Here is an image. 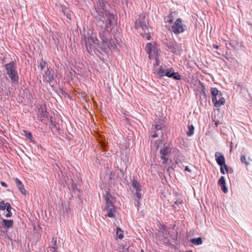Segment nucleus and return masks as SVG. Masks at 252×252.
<instances>
[{
  "label": "nucleus",
  "mask_w": 252,
  "mask_h": 252,
  "mask_svg": "<svg viewBox=\"0 0 252 252\" xmlns=\"http://www.w3.org/2000/svg\"><path fill=\"white\" fill-rule=\"evenodd\" d=\"M113 197L112 196L107 193L105 197V204L103 209V212L105 217L114 218L117 214L116 208L113 205L112 200Z\"/></svg>",
  "instance_id": "nucleus-1"
},
{
  "label": "nucleus",
  "mask_w": 252,
  "mask_h": 252,
  "mask_svg": "<svg viewBox=\"0 0 252 252\" xmlns=\"http://www.w3.org/2000/svg\"><path fill=\"white\" fill-rule=\"evenodd\" d=\"M6 73L11 79L12 83L17 82L18 76L16 71V65L14 62H11L5 65Z\"/></svg>",
  "instance_id": "nucleus-2"
},
{
  "label": "nucleus",
  "mask_w": 252,
  "mask_h": 252,
  "mask_svg": "<svg viewBox=\"0 0 252 252\" xmlns=\"http://www.w3.org/2000/svg\"><path fill=\"white\" fill-rule=\"evenodd\" d=\"M172 148L170 146L164 145L159 150V157L162 160V163H167L169 157L170 156Z\"/></svg>",
  "instance_id": "nucleus-3"
},
{
  "label": "nucleus",
  "mask_w": 252,
  "mask_h": 252,
  "mask_svg": "<svg viewBox=\"0 0 252 252\" xmlns=\"http://www.w3.org/2000/svg\"><path fill=\"white\" fill-rule=\"evenodd\" d=\"M186 29V26L183 24L181 18H178L173 26L171 27V31L175 34H178L183 32Z\"/></svg>",
  "instance_id": "nucleus-4"
},
{
  "label": "nucleus",
  "mask_w": 252,
  "mask_h": 252,
  "mask_svg": "<svg viewBox=\"0 0 252 252\" xmlns=\"http://www.w3.org/2000/svg\"><path fill=\"white\" fill-rule=\"evenodd\" d=\"M145 50L149 55L150 59H156L158 56V50L156 47V43L155 42L148 43L147 44ZM157 61V60H156Z\"/></svg>",
  "instance_id": "nucleus-5"
},
{
  "label": "nucleus",
  "mask_w": 252,
  "mask_h": 252,
  "mask_svg": "<svg viewBox=\"0 0 252 252\" xmlns=\"http://www.w3.org/2000/svg\"><path fill=\"white\" fill-rule=\"evenodd\" d=\"M215 157L217 163L220 166H224L226 172H228V168L225 164V159L222 153L217 152L215 153Z\"/></svg>",
  "instance_id": "nucleus-6"
},
{
  "label": "nucleus",
  "mask_w": 252,
  "mask_h": 252,
  "mask_svg": "<svg viewBox=\"0 0 252 252\" xmlns=\"http://www.w3.org/2000/svg\"><path fill=\"white\" fill-rule=\"evenodd\" d=\"M96 41L97 39L93 34L85 37L86 47L89 53L92 51V46L94 44H96Z\"/></svg>",
  "instance_id": "nucleus-7"
},
{
  "label": "nucleus",
  "mask_w": 252,
  "mask_h": 252,
  "mask_svg": "<svg viewBox=\"0 0 252 252\" xmlns=\"http://www.w3.org/2000/svg\"><path fill=\"white\" fill-rule=\"evenodd\" d=\"M43 79L46 82L51 83L54 79V72L51 68H47L44 71Z\"/></svg>",
  "instance_id": "nucleus-8"
},
{
  "label": "nucleus",
  "mask_w": 252,
  "mask_h": 252,
  "mask_svg": "<svg viewBox=\"0 0 252 252\" xmlns=\"http://www.w3.org/2000/svg\"><path fill=\"white\" fill-rule=\"evenodd\" d=\"M132 187L133 190H135V194L138 199H141L142 198V194L140 193L141 190V186L139 183L136 180L132 181Z\"/></svg>",
  "instance_id": "nucleus-9"
},
{
  "label": "nucleus",
  "mask_w": 252,
  "mask_h": 252,
  "mask_svg": "<svg viewBox=\"0 0 252 252\" xmlns=\"http://www.w3.org/2000/svg\"><path fill=\"white\" fill-rule=\"evenodd\" d=\"M47 107L45 104H43L40 106V108L38 109V113L40 117H46L47 119H49L50 122L52 123V118L48 117L49 113L47 111Z\"/></svg>",
  "instance_id": "nucleus-10"
},
{
  "label": "nucleus",
  "mask_w": 252,
  "mask_h": 252,
  "mask_svg": "<svg viewBox=\"0 0 252 252\" xmlns=\"http://www.w3.org/2000/svg\"><path fill=\"white\" fill-rule=\"evenodd\" d=\"M15 182L16 185L18 187L20 192L23 194L26 195L27 193V191L24 188V186L23 184H22V182L18 178L15 179Z\"/></svg>",
  "instance_id": "nucleus-11"
},
{
  "label": "nucleus",
  "mask_w": 252,
  "mask_h": 252,
  "mask_svg": "<svg viewBox=\"0 0 252 252\" xmlns=\"http://www.w3.org/2000/svg\"><path fill=\"white\" fill-rule=\"evenodd\" d=\"M210 91L212 101H215L216 100V98H217V95H219V97H220L222 95V94L221 93H220V94L219 93V92L216 88H211Z\"/></svg>",
  "instance_id": "nucleus-12"
},
{
  "label": "nucleus",
  "mask_w": 252,
  "mask_h": 252,
  "mask_svg": "<svg viewBox=\"0 0 252 252\" xmlns=\"http://www.w3.org/2000/svg\"><path fill=\"white\" fill-rule=\"evenodd\" d=\"M218 185L221 187V189L224 193H226L227 192V189L226 187L225 180L223 176L221 177V178L219 180Z\"/></svg>",
  "instance_id": "nucleus-13"
},
{
  "label": "nucleus",
  "mask_w": 252,
  "mask_h": 252,
  "mask_svg": "<svg viewBox=\"0 0 252 252\" xmlns=\"http://www.w3.org/2000/svg\"><path fill=\"white\" fill-rule=\"evenodd\" d=\"M135 28L137 29L141 28L144 32H145L146 30H148V27L146 24L144 23L139 19H138L135 23Z\"/></svg>",
  "instance_id": "nucleus-14"
},
{
  "label": "nucleus",
  "mask_w": 252,
  "mask_h": 252,
  "mask_svg": "<svg viewBox=\"0 0 252 252\" xmlns=\"http://www.w3.org/2000/svg\"><path fill=\"white\" fill-rule=\"evenodd\" d=\"M161 126L160 125H155L154 126V128H152V130L153 131L154 134L152 135V137L156 138L158 136V133L157 132V131H158L159 130L160 131V133L162 134V130H161Z\"/></svg>",
  "instance_id": "nucleus-15"
},
{
  "label": "nucleus",
  "mask_w": 252,
  "mask_h": 252,
  "mask_svg": "<svg viewBox=\"0 0 252 252\" xmlns=\"http://www.w3.org/2000/svg\"><path fill=\"white\" fill-rule=\"evenodd\" d=\"M212 102L214 103V106L216 107H219L225 103V100L224 98L220 97L219 100H217V98L215 101H213Z\"/></svg>",
  "instance_id": "nucleus-16"
},
{
  "label": "nucleus",
  "mask_w": 252,
  "mask_h": 252,
  "mask_svg": "<svg viewBox=\"0 0 252 252\" xmlns=\"http://www.w3.org/2000/svg\"><path fill=\"white\" fill-rule=\"evenodd\" d=\"M2 223L4 227L6 228H9L13 226L14 222L12 220L2 219Z\"/></svg>",
  "instance_id": "nucleus-17"
},
{
  "label": "nucleus",
  "mask_w": 252,
  "mask_h": 252,
  "mask_svg": "<svg viewBox=\"0 0 252 252\" xmlns=\"http://www.w3.org/2000/svg\"><path fill=\"white\" fill-rule=\"evenodd\" d=\"M105 18H108V26L110 25L112 21L114 20V15L105 11Z\"/></svg>",
  "instance_id": "nucleus-18"
},
{
  "label": "nucleus",
  "mask_w": 252,
  "mask_h": 252,
  "mask_svg": "<svg viewBox=\"0 0 252 252\" xmlns=\"http://www.w3.org/2000/svg\"><path fill=\"white\" fill-rule=\"evenodd\" d=\"M97 6L98 7V8L100 9V10H102V11H104V7H105V3L103 0H98V2L97 3ZM100 12L102 13V11L101 10H100Z\"/></svg>",
  "instance_id": "nucleus-19"
},
{
  "label": "nucleus",
  "mask_w": 252,
  "mask_h": 252,
  "mask_svg": "<svg viewBox=\"0 0 252 252\" xmlns=\"http://www.w3.org/2000/svg\"><path fill=\"white\" fill-rule=\"evenodd\" d=\"M190 242L192 244L196 245H199L202 244V241L201 238H200V237H199L197 238L192 239L190 240Z\"/></svg>",
  "instance_id": "nucleus-20"
},
{
  "label": "nucleus",
  "mask_w": 252,
  "mask_h": 252,
  "mask_svg": "<svg viewBox=\"0 0 252 252\" xmlns=\"http://www.w3.org/2000/svg\"><path fill=\"white\" fill-rule=\"evenodd\" d=\"M189 131L187 132V134L189 136H191L194 133V127L193 125L188 126Z\"/></svg>",
  "instance_id": "nucleus-21"
},
{
  "label": "nucleus",
  "mask_w": 252,
  "mask_h": 252,
  "mask_svg": "<svg viewBox=\"0 0 252 252\" xmlns=\"http://www.w3.org/2000/svg\"><path fill=\"white\" fill-rule=\"evenodd\" d=\"M52 243L53 245V247H52L51 251L52 252H55L57 249V238L56 237H53L52 240Z\"/></svg>",
  "instance_id": "nucleus-22"
},
{
  "label": "nucleus",
  "mask_w": 252,
  "mask_h": 252,
  "mask_svg": "<svg viewBox=\"0 0 252 252\" xmlns=\"http://www.w3.org/2000/svg\"><path fill=\"white\" fill-rule=\"evenodd\" d=\"M165 71L161 67V66L157 70V74L159 77H162L165 76Z\"/></svg>",
  "instance_id": "nucleus-23"
},
{
  "label": "nucleus",
  "mask_w": 252,
  "mask_h": 252,
  "mask_svg": "<svg viewBox=\"0 0 252 252\" xmlns=\"http://www.w3.org/2000/svg\"><path fill=\"white\" fill-rule=\"evenodd\" d=\"M116 235L120 239H122L124 237L123 231L118 227L117 228Z\"/></svg>",
  "instance_id": "nucleus-24"
},
{
  "label": "nucleus",
  "mask_w": 252,
  "mask_h": 252,
  "mask_svg": "<svg viewBox=\"0 0 252 252\" xmlns=\"http://www.w3.org/2000/svg\"><path fill=\"white\" fill-rule=\"evenodd\" d=\"M174 13V12H170L168 15H167V18L168 19V20H167V23H168L169 24H172V22H173V17H174V15H173V14Z\"/></svg>",
  "instance_id": "nucleus-25"
},
{
  "label": "nucleus",
  "mask_w": 252,
  "mask_h": 252,
  "mask_svg": "<svg viewBox=\"0 0 252 252\" xmlns=\"http://www.w3.org/2000/svg\"><path fill=\"white\" fill-rule=\"evenodd\" d=\"M173 72L174 70L172 68H168L165 71V76L168 77H172Z\"/></svg>",
  "instance_id": "nucleus-26"
},
{
  "label": "nucleus",
  "mask_w": 252,
  "mask_h": 252,
  "mask_svg": "<svg viewBox=\"0 0 252 252\" xmlns=\"http://www.w3.org/2000/svg\"><path fill=\"white\" fill-rule=\"evenodd\" d=\"M100 20H101L103 23H105L106 27L107 28H108V18H105V13L101 17Z\"/></svg>",
  "instance_id": "nucleus-27"
},
{
  "label": "nucleus",
  "mask_w": 252,
  "mask_h": 252,
  "mask_svg": "<svg viewBox=\"0 0 252 252\" xmlns=\"http://www.w3.org/2000/svg\"><path fill=\"white\" fill-rule=\"evenodd\" d=\"M172 77L174 79L179 80L181 79V75L178 72H174L172 74Z\"/></svg>",
  "instance_id": "nucleus-28"
},
{
  "label": "nucleus",
  "mask_w": 252,
  "mask_h": 252,
  "mask_svg": "<svg viewBox=\"0 0 252 252\" xmlns=\"http://www.w3.org/2000/svg\"><path fill=\"white\" fill-rule=\"evenodd\" d=\"M240 159L242 163H245L246 165H249L250 164V163L247 161L245 155H242L241 156Z\"/></svg>",
  "instance_id": "nucleus-29"
},
{
  "label": "nucleus",
  "mask_w": 252,
  "mask_h": 252,
  "mask_svg": "<svg viewBox=\"0 0 252 252\" xmlns=\"http://www.w3.org/2000/svg\"><path fill=\"white\" fill-rule=\"evenodd\" d=\"M8 202L5 203L4 201L0 202V210H4Z\"/></svg>",
  "instance_id": "nucleus-30"
},
{
  "label": "nucleus",
  "mask_w": 252,
  "mask_h": 252,
  "mask_svg": "<svg viewBox=\"0 0 252 252\" xmlns=\"http://www.w3.org/2000/svg\"><path fill=\"white\" fill-rule=\"evenodd\" d=\"M46 64L47 63L44 61L40 62L38 65V68L40 69V70H43V69L45 67Z\"/></svg>",
  "instance_id": "nucleus-31"
},
{
  "label": "nucleus",
  "mask_w": 252,
  "mask_h": 252,
  "mask_svg": "<svg viewBox=\"0 0 252 252\" xmlns=\"http://www.w3.org/2000/svg\"><path fill=\"white\" fill-rule=\"evenodd\" d=\"M24 132L25 133V136L30 139H32V133L30 132H28L27 131L24 130Z\"/></svg>",
  "instance_id": "nucleus-32"
},
{
  "label": "nucleus",
  "mask_w": 252,
  "mask_h": 252,
  "mask_svg": "<svg viewBox=\"0 0 252 252\" xmlns=\"http://www.w3.org/2000/svg\"><path fill=\"white\" fill-rule=\"evenodd\" d=\"M199 85L200 86V89H201V91L203 93H205V86L204 85L203 83L201 82H199Z\"/></svg>",
  "instance_id": "nucleus-33"
},
{
  "label": "nucleus",
  "mask_w": 252,
  "mask_h": 252,
  "mask_svg": "<svg viewBox=\"0 0 252 252\" xmlns=\"http://www.w3.org/2000/svg\"><path fill=\"white\" fill-rule=\"evenodd\" d=\"M7 211H11L12 209V208L11 207V205L9 203H7V204L6 206V209Z\"/></svg>",
  "instance_id": "nucleus-34"
},
{
  "label": "nucleus",
  "mask_w": 252,
  "mask_h": 252,
  "mask_svg": "<svg viewBox=\"0 0 252 252\" xmlns=\"http://www.w3.org/2000/svg\"><path fill=\"white\" fill-rule=\"evenodd\" d=\"M7 213L5 215L6 218H9L11 217L12 216V213L11 212V211H7Z\"/></svg>",
  "instance_id": "nucleus-35"
},
{
  "label": "nucleus",
  "mask_w": 252,
  "mask_h": 252,
  "mask_svg": "<svg viewBox=\"0 0 252 252\" xmlns=\"http://www.w3.org/2000/svg\"><path fill=\"white\" fill-rule=\"evenodd\" d=\"M163 230L164 231H165V232H164L163 231H162V233H163V236L164 237H166L167 235V234L166 233V230H165V226H163Z\"/></svg>",
  "instance_id": "nucleus-36"
},
{
  "label": "nucleus",
  "mask_w": 252,
  "mask_h": 252,
  "mask_svg": "<svg viewBox=\"0 0 252 252\" xmlns=\"http://www.w3.org/2000/svg\"><path fill=\"white\" fill-rule=\"evenodd\" d=\"M0 185L2 187H5V188H6L7 187V184L5 183H4V182H0Z\"/></svg>",
  "instance_id": "nucleus-37"
},
{
  "label": "nucleus",
  "mask_w": 252,
  "mask_h": 252,
  "mask_svg": "<svg viewBox=\"0 0 252 252\" xmlns=\"http://www.w3.org/2000/svg\"><path fill=\"white\" fill-rule=\"evenodd\" d=\"M223 168H224V166H220V172L222 174H224L225 172H224Z\"/></svg>",
  "instance_id": "nucleus-38"
},
{
  "label": "nucleus",
  "mask_w": 252,
  "mask_h": 252,
  "mask_svg": "<svg viewBox=\"0 0 252 252\" xmlns=\"http://www.w3.org/2000/svg\"><path fill=\"white\" fill-rule=\"evenodd\" d=\"M185 170L186 171H189V172H191V170H190V169L189 168V167L188 166H186V167H185Z\"/></svg>",
  "instance_id": "nucleus-39"
},
{
  "label": "nucleus",
  "mask_w": 252,
  "mask_h": 252,
  "mask_svg": "<svg viewBox=\"0 0 252 252\" xmlns=\"http://www.w3.org/2000/svg\"><path fill=\"white\" fill-rule=\"evenodd\" d=\"M213 47L217 49H219V46L215 45V44H213Z\"/></svg>",
  "instance_id": "nucleus-40"
},
{
  "label": "nucleus",
  "mask_w": 252,
  "mask_h": 252,
  "mask_svg": "<svg viewBox=\"0 0 252 252\" xmlns=\"http://www.w3.org/2000/svg\"><path fill=\"white\" fill-rule=\"evenodd\" d=\"M66 17L68 19H71V16L70 14H67Z\"/></svg>",
  "instance_id": "nucleus-41"
},
{
  "label": "nucleus",
  "mask_w": 252,
  "mask_h": 252,
  "mask_svg": "<svg viewBox=\"0 0 252 252\" xmlns=\"http://www.w3.org/2000/svg\"><path fill=\"white\" fill-rule=\"evenodd\" d=\"M147 39H148V40H150V36L149 35H148L147 37Z\"/></svg>",
  "instance_id": "nucleus-42"
},
{
  "label": "nucleus",
  "mask_w": 252,
  "mask_h": 252,
  "mask_svg": "<svg viewBox=\"0 0 252 252\" xmlns=\"http://www.w3.org/2000/svg\"><path fill=\"white\" fill-rule=\"evenodd\" d=\"M172 52H173V53H176V49H174V50H172Z\"/></svg>",
  "instance_id": "nucleus-43"
},
{
  "label": "nucleus",
  "mask_w": 252,
  "mask_h": 252,
  "mask_svg": "<svg viewBox=\"0 0 252 252\" xmlns=\"http://www.w3.org/2000/svg\"><path fill=\"white\" fill-rule=\"evenodd\" d=\"M156 148H157V149H158V144H157V145L156 146Z\"/></svg>",
  "instance_id": "nucleus-44"
}]
</instances>
